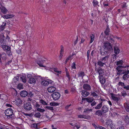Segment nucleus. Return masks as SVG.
I'll return each mask as SVG.
<instances>
[{"mask_svg": "<svg viewBox=\"0 0 129 129\" xmlns=\"http://www.w3.org/2000/svg\"><path fill=\"white\" fill-rule=\"evenodd\" d=\"M112 47L111 44L108 42L105 43L103 46L101 48L100 53L102 55H104L107 53L108 50L111 49Z\"/></svg>", "mask_w": 129, "mask_h": 129, "instance_id": "1", "label": "nucleus"}, {"mask_svg": "<svg viewBox=\"0 0 129 129\" xmlns=\"http://www.w3.org/2000/svg\"><path fill=\"white\" fill-rule=\"evenodd\" d=\"M112 100L119 105L121 100V96L119 94H116L113 93L111 94Z\"/></svg>", "mask_w": 129, "mask_h": 129, "instance_id": "2", "label": "nucleus"}, {"mask_svg": "<svg viewBox=\"0 0 129 129\" xmlns=\"http://www.w3.org/2000/svg\"><path fill=\"white\" fill-rule=\"evenodd\" d=\"M5 113L6 116L5 117L7 119L12 118L14 116L13 109L11 108L7 109L5 111Z\"/></svg>", "mask_w": 129, "mask_h": 129, "instance_id": "3", "label": "nucleus"}, {"mask_svg": "<svg viewBox=\"0 0 129 129\" xmlns=\"http://www.w3.org/2000/svg\"><path fill=\"white\" fill-rule=\"evenodd\" d=\"M4 51H6L7 53L9 56L12 55L11 47L6 45V44L2 47Z\"/></svg>", "mask_w": 129, "mask_h": 129, "instance_id": "4", "label": "nucleus"}, {"mask_svg": "<svg viewBox=\"0 0 129 129\" xmlns=\"http://www.w3.org/2000/svg\"><path fill=\"white\" fill-rule=\"evenodd\" d=\"M51 96L53 100L56 101L59 99L60 96V95L58 92H56L52 93Z\"/></svg>", "mask_w": 129, "mask_h": 129, "instance_id": "5", "label": "nucleus"}, {"mask_svg": "<svg viewBox=\"0 0 129 129\" xmlns=\"http://www.w3.org/2000/svg\"><path fill=\"white\" fill-rule=\"evenodd\" d=\"M24 106L25 109L27 110H30L32 109L31 105L29 102L25 103Z\"/></svg>", "mask_w": 129, "mask_h": 129, "instance_id": "6", "label": "nucleus"}, {"mask_svg": "<svg viewBox=\"0 0 129 129\" xmlns=\"http://www.w3.org/2000/svg\"><path fill=\"white\" fill-rule=\"evenodd\" d=\"M53 83V81L51 80L46 81L44 80L42 81L41 84L42 85L44 86H47L49 84H52Z\"/></svg>", "mask_w": 129, "mask_h": 129, "instance_id": "7", "label": "nucleus"}, {"mask_svg": "<svg viewBox=\"0 0 129 129\" xmlns=\"http://www.w3.org/2000/svg\"><path fill=\"white\" fill-rule=\"evenodd\" d=\"M56 88L53 86H50L48 87L47 89L48 92L50 93L53 92L55 91Z\"/></svg>", "mask_w": 129, "mask_h": 129, "instance_id": "8", "label": "nucleus"}, {"mask_svg": "<svg viewBox=\"0 0 129 129\" xmlns=\"http://www.w3.org/2000/svg\"><path fill=\"white\" fill-rule=\"evenodd\" d=\"M83 89L86 91L90 90L91 89V87L89 84H84L83 86Z\"/></svg>", "mask_w": 129, "mask_h": 129, "instance_id": "9", "label": "nucleus"}, {"mask_svg": "<svg viewBox=\"0 0 129 129\" xmlns=\"http://www.w3.org/2000/svg\"><path fill=\"white\" fill-rule=\"evenodd\" d=\"M30 101L32 103L34 106L37 108H39L40 105L38 104L35 101L32 99L30 100Z\"/></svg>", "mask_w": 129, "mask_h": 129, "instance_id": "10", "label": "nucleus"}, {"mask_svg": "<svg viewBox=\"0 0 129 129\" xmlns=\"http://www.w3.org/2000/svg\"><path fill=\"white\" fill-rule=\"evenodd\" d=\"M20 79L24 83H25L26 82V77L25 75L24 74H22L20 77Z\"/></svg>", "mask_w": 129, "mask_h": 129, "instance_id": "11", "label": "nucleus"}, {"mask_svg": "<svg viewBox=\"0 0 129 129\" xmlns=\"http://www.w3.org/2000/svg\"><path fill=\"white\" fill-rule=\"evenodd\" d=\"M102 111L103 113H105L109 110L108 107L105 105L103 106L102 108Z\"/></svg>", "mask_w": 129, "mask_h": 129, "instance_id": "12", "label": "nucleus"}, {"mask_svg": "<svg viewBox=\"0 0 129 129\" xmlns=\"http://www.w3.org/2000/svg\"><path fill=\"white\" fill-rule=\"evenodd\" d=\"M14 16V15L13 14H7L4 15L2 17L4 19H8L11 18Z\"/></svg>", "mask_w": 129, "mask_h": 129, "instance_id": "13", "label": "nucleus"}, {"mask_svg": "<svg viewBox=\"0 0 129 129\" xmlns=\"http://www.w3.org/2000/svg\"><path fill=\"white\" fill-rule=\"evenodd\" d=\"M28 82L30 84H34L36 83V80L34 78H30L28 80Z\"/></svg>", "mask_w": 129, "mask_h": 129, "instance_id": "14", "label": "nucleus"}, {"mask_svg": "<svg viewBox=\"0 0 129 129\" xmlns=\"http://www.w3.org/2000/svg\"><path fill=\"white\" fill-rule=\"evenodd\" d=\"M81 94L84 97H86L89 94L88 92L85 90L82 91Z\"/></svg>", "mask_w": 129, "mask_h": 129, "instance_id": "15", "label": "nucleus"}, {"mask_svg": "<svg viewBox=\"0 0 129 129\" xmlns=\"http://www.w3.org/2000/svg\"><path fill=\"white\" fill-rule=\"evenodd\" d=\"M123 67L122 66H119L116 68V70L117 71V74L120 75L122 71V69Z\"/></svg>", "mask_w": 129, "mask_h": 129, "instance_id": "16", "label": "nucleus"}, {"mask_svg": "<svg viewBox=\"0 0 129 129\" xmlns=\"http://www.w3.org/2000/svg\"><path fill=\"white\" fill-rule=\"evenodd\" d=\"M27 92L25 90L21 91L20 93V95L22 97H25L27 95Z\"/></svg>", "mask_w": 129, "mask_h": 129, "instance_id": "17", "label": "nucleus"}, {"mask_svg": "<svg viewBox=\"0 0 129 129\" xmlns=\"http://www.w3.org/2000/svg\"><path fill=\"white\" fill-rule=\"evenodd\" d=\"M78 118H84L87 119H90V117L88 116H86L85 115H80L78 116Z\"/></svg>", "mask_w": 129, "mask_h": 129, "instance_id": "18", "label": "nucleus"}, {"mask_svg": "<svg viewBox=\"0 0 129 129\" xmlns=\"http://www.w3.org/2000/svg\"><path fill=\"white\" fill-rule=\"evenodd\" d=\"M0 9L1 10L2 12L4 14H6L8 11L7 9L4 7L2 6L0 7Z\"/></svg>", "mask_w": 129, "mask_h": 129, "instance_id": "19", "label": "nucleus"}, {"mask_svg": "<svg viewBox=\"0 0 129 129\" xmlns=\"http://www.w3.org/2000/svg\"><path fill=\"white\" fill-rule=\"evenodd\" d=\"M109 58L108 56H107L103 57L100 60L105 65L106 64V62L107 61L108 58Z\"/></svg>", "mask_w": 129, "mask_h": 129, "instance_id": "20", "label": "nucleus"}, {"mask_svg": "<svg viewBox=\"0 0 129 129\" xmlns=\"http://www.w3.org/2000/svg\"><path fill=\"white\" fill-rule=\"evenodd\" d=\"M14 102L16 105L17 106H19L22 103L21 100L19 98L16 99Z\"/></svg>", "mask_w": 129, "mask_h": 129, "instance_id": "21", "label": "nucleus"}, {"mask_svg": "<svg viewBox=\"0 0 129 129\" xmlns=\"http://www.w3.org/2000/svg\"><path fill=\"white\" fill-rule=\"evenodd\" d=\"M100 81L102 84L106 82L105 78H103V76H99Z\"/></svg>", "mask_w": 129, "mask_h": 129, "instance_id": "22", "label": "nucleus"}, {"mask_svg": "<svg viewBox=\"0 0 129 129\" xmlns=\"http://www.w3.org/2000/svg\"><path fill=\"white\" fill-rule=\"evenodd\" d=\"M114 51L115 53L116 54H119L120 51L118 48L116 46L114 47Z\"/></svg>", "mask_w": 129, "mask_h": 129, "instance_id": "23", "label": "nucleus"}, {"mask_svg": "<svg viewBox=\"0 0 129 129\" xmlns=\"http://www.w3.org/2000/svg\"><path fill=\"white\" fill-rule=\"evenodd\" d=\"M78 75L79 77H81L83 78L85 74L84 72L81 71L78 72Z\"/></svg>", "mask_w": 129, "mask_h": 129, "instance_id": "24", "label": "nucleus"}, {"mask_svg": "<svg viewBox=\"0 0 129 129\" xmlns=\"http://www.w3.org/2000/svg\"><path fill=\"white\" fill-rule=\"evenodd\" d=\"M38 64L40 67H44L45 66L43 65V64L44 63V61H42L41 60V59H40L37 62Z\"/></svg>", "mask_w": 129, "mask_h": 129, "instance_id": "25", "label": "nucleus"}, {"mask_svg": "<svg viewBox=\"0 0 129 129\" xmlns=\"http://www.w3.org/2000/svg\"><path fill=\"white\" fill-rule=\"evenodd\" d=\"M102 111L99 110L96 111L95 114L98 116H101L102 115Z\"/></svg>", "mask_w": 129, "mask_h": 129, "instance_id": "26", "label": "nucleus"}, {"mask_svg": "<svg viewBox=\"0 0 129 129\" xmlns=\"http://www.w3.org/2000/svg\"><path fill=\"white\" fill-rule=\"evenodd\" d=\"M17 87L19 90L23 89V84L20 83H19L18 84Z\"/></svg>", "mask_w": 129, "mask_h": 129, "instance_id": "27", "label": "nucleus"}, {"mask_svg": "<svg viewBox=\"0 0 129 129\" xmlns=\"http://www.w3.org/2000/svg\"><path fill=\"white\" fill-rule=\"evenodd\" d=\"M27 76L29 79L30 78H32L33 77H34V74L33 73H28L27 74Z\"/></svg>", "mask_w": 129, "mask_h": 129, "instance_id": "28", "label": "nucleus"}, {"mask_svg": "<svg viewBox=\"0 0 129 129\" xmlns=\"http://www.w3.org/2000/svg\"><path fill=\"white\" fill-rule=\"evenodd\" d=\"M6 43H5V42L4 41V38H2L0 40V45L1 47H2Z\"/></svg>", "mask_w": 129, "mask_h": 129, "instance_id": "29", "label": "nucleus"}, {"mask_svg": "<svg viewBox=\"0 0 129 129\" xmlns=\"http://www.w3.org/2000/svg\"><path fill=\"white\" fill-rule=\"evenodd\" d=\"M95 129H106L105 128L100 126H96L94 124H92Z\"/></svg>", "mask_w": 129, "mask_h": 129, "instance_id": "30", "label": "nucleus"}, {"mask_svg": "<svg viewBox=\"0 0 129 129\" xmlns=\"http://www.w3.org/2000/svg\"><path fill=\"white\" fill-rule=\"evenodd\" d=\"M90 43H92L94 40V35L93 34H91L90 36Z\"/></svg>", "mask_w": 129, "mask_h": 129, "instance_id": "31", "label": "nucleus"}, {"mask_svg": "<svg viewBox=\"0 0 129 129\" xmlns=\"http://www.w3.org/2000/svg\"><path fill=\"white\" fill-rule=\"evenodd\" d=\"M124 121L127 124H128L129 123V119L128 116H125L124 119Z\"/></svg>", "mask_w": 129, "mask_h": 129, "instance_id": "32", "label": "nucleus"}, {"mask_svg": "<svg viewBox=\"0 0 129 129\" xmlns=\"http://www.w3.org/2000/svg\"><path fill=\"white\" fill-rule=\"evenodd\" d=\"M41 115L40 113L39 112H36L35 114L34 115V116L37 118H40L41 116Z\"/></svg>", "mask_w": 129, "mask_h": 129, "instance_id": "33", "label": "nucleus"}, {"mask_svg": "<svg viewBox=\"0 0 129 129\" xmlns=\"http://www.w3.org/2000/svg\"><path fill=\"white\" fill-rule=\"evenodd\" d=\"M99 75H100L99 76H103L104 74V72L102 69H100L98 71Z\"/></svg>", "mask_w": 129, "mask_h": 129, "instance_id": "34", "label": "nucleus"}, {"mask_svg": "<svg viewBox=\"0 0 129 129\" xmlns=\"http://www.w3.org/2000/svg\"><path fill=\"white\" fill-rule=\"evenodd\" d=\"M86 101L88 102H92L93 101V99L92 98H86Z\"/></svg>", "mask_w": 129, "mask_h": 129, "instance_id": "35", "label": "nucleus"}, {"mask_svg": "<svg viewBox=\"0 0 129 129\" xmlns=\"http://www.w3.org/2000/svg\"><path fill=\"white\" fill-rule=\"evenodd\" d=\"M6 23H3V25H2L0 27V31L3 30L5 28V26H6Z\"/></svg>", "mask_w": 129, "mask_h": 129, "instance_id": "36", "label": "nucleus"}, {"mask_svg": "<svg viewBox=\"0 0 129 129\" xmlns=\"http://www.w3.org/2000/svg\"><path fill=\"white\" fill-rule=\"evenodd\" d=\"M98 64L100 67H103L105 65L100 60H99L97 62Z\"/></svg>", "mask_w": 129, "mask_h": 129, "instance_id": "37", "label": "nucleus"}, {"mask_svg": "<svg viewBox=\"0 0 129 129\" xmlns=\"http://www.w3.org/2000/svg\"><path fill=\"white\" fill-rule=\"evenodd\" d=\"M40 103L44 105H47V103L42 99L40 100L39 101Z\"/></svg>", "mask_w": 129, "mask_h": 129, "instance_id": "38", "label": "nucleus"}, {"mask_svg": "<svg viewBox=\"0 0 129 129\" xmlns=\"http://www.w3.org/2000/svg\"><path fill=\"white\" fill-rule=\"evenodd\" d=\"M110 31V29L108 27H107L106 28V30L105 31L104 33L105 34L107 35L109 34V33Z\"/></svg>", "mask_w": 129, "mask_h": 129, "instance_id": "39", "label": "nucleus"}, {"mask_svg": "<svg viewBox=\"0 0 129 129\" xmlns=\"http://www.w3.org/2000/svg\"><path fill=\"white\" fill-rule=\"evenodd\" d=\"M54 72H56L57 73L59 74H61V71L58 70L57 69L54 68L53 69Z\"/></svg>", "mask_w": 129, "mask_h": 129, "instance_id": "40", "label": "nucleus"}, {"mask_svg": "<svg viewBox=\"0 0 129 129\" xmlns=\"http://www.w3.org/2000/svg\"><path fill=\"white\" fill-rule=\"evenodd\" d=\"M64 47L63 46L61 45L60 46V53L63 54L64 53Z\"/></svg>", "mask_w": 129, "mask_h": 129, "instance_id": "41", "label": "nucleus"}, {"mask_svg": "<svg viewBox=\"0 0 129 129\" xmlns=\"http://www.w3.org/2000/svg\"><path fill=\"white\" fill-rule=\"evenodd\" d=\"M102 105V103L101 102L100 104L96 106L95 107V108L96 109H100Z\"/></svg>", "mask_w": 129, "mask_h": 129, "instance_id": "42", "label": "nucleus"}, {"mask_svg": "<svg viewBox=\"0 0 129 129\" xmlns=\"http://www.w3.org/2000/svg\"><path fill=\"white\" fill-rule=\"evenodd\" d=\"M34 77L36 79V80L38 81H40V80L41 79V77L40 76H34Z\"/></svg>", "mask_w": 129, "mask_h": 129, "instance_id": "43", "label": "nucleus"}, {"mask_svg": "<svg viewBox=\"0 0 129 129\" xmlns=\"http://www.w3.org/2000/svg\"><path fill=\"white\" fill-rule=\"evenodd\" d=\"M112 120H108L106 121V124L107 125L109 126L112 124Z\"/></svg>", "mask_w": 129, "mask_h": 129, "instance_id": "44", "label": "nucleus"}, {"mask_svg": "<svg viewBox=\"0 0 129 129\" xmlns=\"http://www.w3.org/2000/svg\"><path fill=\"white\" fill-rule=\"evenodd\" d=\"M91 95L94 97H97L98 96V94L94 92H91Z\"/></svg>", "mask_w": 129, "mask_h": 129, "instance_id": "45", "label": "nucleus"}, {"mask_svg": "<svg viewBox=\"0 0 129 129\" xmlns=\"http://www.w3.org/2000/svg\"><path fill=\"white\" fill-rule=\"evenodd\" d=\"M71 67L72 69H75L76 68V63L75 62H74L73 63L71 66Z\"/></svg>", "mask_w": 129, "mask_h": 129, "instance_id": "46", "label": "nucleus"}, {"mask_svg": "<svg viewBox=\"0 0 129 129\" xmlns=\"http://www.w3.org/2000/svg\"><path fill=\"white\" fill-rule=\"evenodd\" d=\"M92 110L91 109H85L84 111V112H85L86 113H88L90 111H91Z\"/></svg>", "mask_w": 129, "mask_h": 129, "instance_id": "47", "label": "nucleus"}, {"mask_svg": "<svg viewBox=\"0 0 129 129\" xmlns=\"http://www.w3.org/2000/svg\"><path fill=\"white\" fill-rule=\"evenodd\" d=\"M98 4V2L96 0H93V4L94 6H96Z\"/></svg>", "mask_w": 129, "mask_h": 129, "instance_id": "48", "label": "nucleus"}, {"mask_svg": "<svg viewBox=\"0 0 129 129\" xmlns=\"http://www.w3.org/2000/svg\"><path fill=\"white\" fill-rule=\"evenodd\" d=\"M37 110L38 111L41 112H43L45 111V110L44 109L39 108H37Z\"/></svg>", "mask_w": 129, "mask_h": 129, "instance_id": "49", "label": "nucleus"}, {"mask_svg": "<svg viewBox=\"0 0 129 129\" xmlns=\"http://www.w3.org/2000/svg\"><path fill=\"white\" fill-rule=\"evenodd\" d=\"M122 62L123 61L122 60L119 61L117 62L116 64L117 65H122Z\"/></svg>", "mask_w": 129, "mask_h": 129, "instance_id": "50", "label": "nucleus"}, {"mask_svg": "<svg viewBox=\"0 0 129 129\" xmlns=\"http://www.w3.org/2000/svg\"><path fill=\"white\" fill-rule=\"evenodd\" d=\"M45 120L46 121L50 119V117L48 116L47 115H45L44 117Z\"/></svg>", "mask_w": 129, "mask_h": 129, "instance_id": "51", "label": "nucleus"}, {"mask_svg": "<svg viewBox=\"0 0 129 129\" xmlns=\"http://www.w3.org/2000/svg\"><path fill=\"white\" fill-rule=\"evenodd\" d=\"M66 76L68 78L69 80L70 79V76L69 75V72H66Z\"/></svg>", "mask_w": 129, "mask_h": 129, "instance_id": "52", "label": "nucleus"}, {"mask_svg": "<svg viewBox=\"0 0 129 129\" xmlns=\"http://www.w3.org/2000/svg\"><path fill=\"white\" fill-rule=\"evenodd\" d=\"M46 108H47V109L50 110L51 111H52L53 110V107H52L47 106L46 107Z\"/></svg>", "mask_w": 129, "mask_h": 129, "instance_id": "53", "label": "nucleus"}, {"mask_svg": "<svg viewBox=\"0 0 129 129\" xmlns=\"http://www.w3.org/2000/svg\"><path fill=\"white\" fill-rule=\"evenodd\" d=\"M118 85L119 86H125L124 83L121 82H119L118 83Z\"/></svg>", "mask_w": 129, "mask_h": 129, "instance_id": "54", "label": "nucleus"}, {"mask_svg": "<svg viewBox=\"0 0 129 129\" xmlns=\"http://www.w3.org/2000/svg\"><path fill=\"white\" fill-rule=\"evenodd\" d=\"M109 126H110L112 129L114 128L115 126L112 123V124H111V125H110Z\"/></svg>", "mask_w": 129, "mask_h": 129, "instance_id": "55", "label": "nucleus"}, {"mask_svg": "<svg viewBox=\"0 0 129 129\" xmlns=\"http://www.w3.org/2000/svg\"><path fill=\"white\" fill-rule=\"evenodd\" d=\"M121 95L123 97H125L127 95V93L125 92H123L121 93Z\"/></svg>", "mask_w": 129, "mask_h": 129, "instance_id": "56", "label": "nucleus"}, {"mask_svg": "<svg viewBox=\"0 0 129 129\" xmlns=\"http://www.w3.org/2000/svg\"><path fill=\"white\" fill-rule=\"evenodd\" d=\"M122 8H125L126 7V3H124L122 5Z\"/></svg>", "mask_w": 129, "mask_h": 129, "instance_id": "57", "label": "nucleus"}, {"mask_svg": "<svg viewBox=\"0 0 129 129\" xmlns=\"http://www.w3.org/2000/svg\"><path fill=\"white\" fill-rule=\"evenodd\" d=\"M123 88L126 90H129V85H127V86H124Z\"/></svg>", "mask_w": 129, "mask_h": 129, "instance_id": "58", "label": "nucleus"}, {"mask_svg": "<svg viewBox=\"0 0 129 129\" xmlns=\"http://www.w3.org/2000/svg\"><path fill=\"white\" fill-rule=\"evenodd\" d=\"M56 104L54 102H51L50 103V104L51 106H55L56 105Z\"/></svg>", "mask_w": 129, "mask_h": 129, "instance_id": "59", "label": "nucleus"}, {"mask_svg": "<svg viewBox=\"0 0 129 129\" xmlns=\"http://www.w3.org/2000/svg\"><path fill=\"white\" fill-rule=\"evenodd\" d=\"M63 54L60 53V55L59 56V60H61L63 56Z\"/></svg>", "mask_w": 129, "mask_h": 129, "instance_id": "60", "label": "nucleus"}, {"mask_svg": "<svg viewBox=\"0 0 129 129\" xmlns=\"http://www.w3.org/2000/svg\"><path fill=\"white\" fill-rule=\"evenodd\" d=\"M126 111L128 112H129V105H127L126 107Z\"/></svg>", "mask_w": 129, "mask_h": 129, "instance_id": "61", "label": "nucleus"}, {"mask_svg": "<svg viewBox=\"0 0 129 129\" xmlns=\"http://www.w3.org/2000/svg\"><path fill=\"white\" fill-rule=\"evenodd\" d=\"M41 60L42 61H44V62H45V61H46V60H47L45 58H44V57L42 58L41 59Z\"/></svg>", "mask_w": 129, "mask_h": 129, "instance_id": "62", "label": "nucleus"}, {"mask_svg": "<svg viewBox=\"0 0 129 129\" xmlns=\"http://www.w3.org/2000/svg\"><path fill=\"white\" fill-rule=\"evenodd\" d=\"M127 76V75L126 74H125L122 76V78L124 80H125L126 79Z\"/></svg>", "mask_w": 129, "mask_h": 129, "instance_id": "63", "label": "nucleus"}, {"mask_svg": "<svg viewBox=\"0 0 129 129\" xmlns=\"http://www.w3.org/2000/svg\"><path fill=\"white\" fill-rule=\"evenodd\" d=\"M112 56H113V61H114L116 59V56L115 54H113V55H112Z\"/></svg>", "mask_w": 129, "mask_h": 129, "instance_id": "64", "label": "nucleus"}]
</instances>
